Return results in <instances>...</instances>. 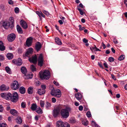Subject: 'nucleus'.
<instances>
[{"mask_svg":"<svg viewBox=\"0 0 127 127\" xmlns=\"http://www.w3.org/2000/svg\"><path fill=\"white\" fill-rule=\"evenodd\" d=\"M0 127H7V126L6 123H3L0 124Z\"/></svg>","mask_w":127,"mask_h":127,"instance_id":"40","label":"nucleus"},{"mask_svg":"<svg viewBox=\"0 0 127 127\" xmlns=\"http://www.w3.org/2000/svg\"><path fill=\"white\" fill-rule=\"evenodd\" d=\"M57 127H70L69 124L67 122L64 123L61 121H59L56 123Z\"/></svg>","mask_w":127,"mask_h":127,"instance_id":"5","label":"nucleus"},{"mask_svg":"<svg viewBox=\"0 0 127 127\" xmlns=\"http://www.w3.org/2000/svg\"><path fill=\"white\" fill-rule=\"evenodd\" d=\"M0 95L1 97L7 100L10 99H11V98H12V95L9 93H2Z\"/></svg>","mask_w":127,"mask_h":127,"instance_id":"7","label":"nucleus"},{"mask_svg":"<svg viewBox=\"0 0 127 127\" xmlns=\"http://www.w3.org/2000/svg\"><path fill=\"white\" fill-rule=\"evenodd\" d=\"M5 49V47L3 45V42L1 41H0V50L1 51H3Z\"/></svg>","mask_w":127,"mask_h":127,"instance_id":"21","label":"nucleus"},{"mask_svg":"<svg viewBox=\"0 0 127 127\" xmlns=\"http://www.w3.org/2000/svg\"><path fill=\"white\" fill-rule=\"evenodd\" d=\"M5 69L7 73L9 74H11V71L10 69L8 67H6L5 68Z\"/></svg>","mask_w":127,"mask_h":127,"instance_id":"32","label":"nucleus"},{"mask_svg":"<svg viewBox=\"0 0 127 127\" xmlns=\"http://www.w3.org/2000/svg\"><path fill=\"white\" fill-rule=\"evenodd\" d=\"M40 104L41 107H44V101L42 100H40Z\"/></svg>","mask_w":127,"mask_h":127,"instance_id":"39","label":"nucleus"},{"mask_svg":"<svg viewBox=\"0 0 127 127\" xmlns=\"http://www.w3.org/2000/svg\"><path fill=\"white\" fill-rule=\"evenodd\" d=\"M114 58L112 57H110L108 58V61L110 62H114Z\"/></svg>","mask_w":127,"mask_h":127,"instance_id":"41","label":"nucleus"},{"mask_svg":"<svg viewBox=\"0 0 127 127\" xmlns=\"http://www.w3.org/2000/svg\"><path fill=\"white\" fill-rule=\"evenodd\" d=\"M14 11L15 13H18L19 12V9L18 7H16L14 9Z\"/></svg>","mask_w":127,"mask_h":127,"instance_id":"42","label":"nucleus"},{"mask_svg":"<svg viewBox=\"0 0 127 127\" xmlns=\"http://www.w3.org/2000/svg\"><path fill=\"white\" fill-rule=\"evenodd\" d=\"M113 42L114 43H118V41L117 40L115 39H114L113 40Z\"/></svg>","mask_w":127,"mask_h":127,"instance_id":"61","label":"nucleus"},{"mask_svg":"<svg viewBox=\"0 0 127 127\" xmlns=\"http://www.w3.org/2000/svg\"><path fill=\"white\" fill-rule=\"evenodd\" d=\"M4 58L3 56L0 55V61H1L3 60Z\"/></svg>","mask_w":127,"mask_h":127,"instance_id":"48","label":"nucleus"},{"mask_svg":"<svg viewBox=\"0 0 127 127\" xmlns=\"http://www.w3.org/2000/svg\"><path fill=\"white\" fill-rule=\"evenodd\" d=\"M51 95L53 96L60 97L61 95V91L59 89L52 90L50 93Z\"/></svg>","mask_w":127,"mask_h":127,"instance_id":"4","label":"nucleus"},{"mask_svg":"<svg viewBox=\"0 0 127 127\" xmlns=\"http://www.w3.org/2000/svg\"><path fill=\"white\" fill-rule=\"evenodd\" d=\"M33 92V88L32 87H29L28 90V92L29 94H32Z\"/></svg>","mask_w":127,"mask_h":127,"instance_id":"28","label":"nucleus"},{"mask_svg":"<svg viewBox=\"0 0 127 127\" xmlns=\"http://www.w3.org/2000/svg\"><path fill=\"white\" fill-rule=\"evenodd\" d=\"M83 41L84 43H87L88 42V40L86 38H84L83 39Z\"/></svg>","mask_w":127,"mask_h":127,"instance_id":"58","label":"nucleus"},{"mask_svg":"<svg viewBox=\"0 0 127 127\" xmlns=\"http://www.w3.org/2000/svg\"><path fill=\"white\" fill-rule=\"evenodd\" d=\"M29 60L31 62L36 64L37 62V57L36 55L32 56V57L29 58Z\"/></svg>","mask_w":127,"mask_h":127,"instance_id":"12","label":"nucleus"},{"mask_svg":"<svg viewBox=\"0 0 127 127\" xmlns=\"http://www.w3.org/2000/svg\"><path fill=\"white\" fill-rule=\"evenodd\" d=\"M37 93L40 95H42L44 94L45 93V91L44 90L40 89L38 90Z\"/></svg>","mask_w":127,"mask_h":127,"instance_id":"25","label":"nucleus"},{"mask_svg":"<svg viewBox=\"0 0 127 127\" xmlns=\"http://www.w3.org/2000/svg\"><path fill=\"white\" fill-rule=\"evenodd\" d=\"M52 101L53 103H55L56 101V99L55 98L53 97L52 98Z\"/></svg>","mask_w":127,"mask_h":127,"instance_id":"53","label":"nucleus"},{"mask_svg":"<svg viewBox=\"0 0 127 127\" xmlns=\"http://www.w3.org/2000/svg\"><path fill=\"white\" fill-rule=\"evenodd\" d=\"M16 37V35L15 34L11 33L8 35L7 39L9 41L12 42L15 40Z\"/></svg>","mask_w":127,"mask_h":127,"instance_id":"10","label":"nucleus"},{"mask_svg":"<svg viewBox=\"0 0 127 127\" xmlns=\"http://www.w3.org/2000/svg\"><path fill=\"white\" fill-rule=\"evenodd\" d=\"M125 57V56L124 55H121L118 58V59L119 60L121 61L124 59Z\"/></svg>","mask_w":127,"mask_h":127,"instance_id":"35","label":"nucleus"},{"mask_svg":"<svg viewBox=\"0 0 127 127\" xmlns=\"http://www.w3.org/2000/svg\"><path fill=\"white\" fill-rule=\"evenodd\" d=\"M44 59L43 55L42 54H40L37 59V64L40 67L42 66L44 64Z\"/></svg>","mask_w":127,"mask_h":127,"instance_id":"6","label":"nucleus"},{"mask_svg":"<svg viewBox=\"0 0 127 127\" xmlns=\"http://www.w3.org/2000/svg\"><path fill=\"white\" fill-rule=\"evenodd\" d=\"M74 104H75V105L76 106H78L79 105V103L76 101L75 102Z\"/></svg>","mask_w":127,"mask_h":127,"instance_id":"60","label":"nucleus"},{"mask_svg":"<svg viewBox=\"0 0 127 127\" xmlns=\"http://www.w3.org/2000/svg\"><path fill=\"white\" fill-rule=\"evenodd\" d=\"M26 103L25 102L23 101L22 102L21 104V106L23 108H25L26 107Z\"/></svg>","mask_w":127,"mask_h":127,"instance_id":"37","label":"nucleus"},{"mask_svg":"<svg viewBox=\"0 0 127 127\" xmlns=\"http://www.w3.org/2000/svg\"><path fill=\"white\" fill-rule=\"evenodd\" d=\"M92 126L95 127L97 124L94 121H92Z\"/></svg>","mask_w":127,"mask_h":127,"instance_id":"50","label":"nucleus"},{"mask_svg":"<svg viewBox=\"0 0 127 127\" xmlns=\"http://www.w3.org/2000/svg\"><path fill=\"white\" fill-rule=\"evenodd\" d=\"M13 22V20L12 19L9 21L6 20L1 21L0 22V26L6 30L8 29L9 28L12 29L14 27Z\"/></svg>","mask_w":127,"mask_h":127,"instance_id":"1","label":"nucleus"},{"mask_svg":"<svg viewBox=\"0 0 127 127\" xmlns=\"http://www.w3.org/2000/svg\"><path fill=\"white\" fill-rule=\"evenodd\" d=\"M20 24L21 26L24 29H26L27 28V24L25 21L21 20L20 21Z\"/></svg>","mask_w":127,"mask_h":127,"instance_id":"16","label":"nucleus"},{"mask_svg":"<svg viewBox=\"0 0 127 127\" xmlns=\"http://www.w3.org/2000/svg\"><path fill=\"white\" fill-rule=\"evenodd\" d=\"M8 3L9 4L12 5L13 4V2L12 0H9L8 1Z\"/></svg>","mask_w":127,"mask_h":127,"instance_id":"51","label":"nucleus"},{"mask_svg":"<svg viewBox=\"0 0 127 127\" xmlns=\"http://www.w3.org/2000/svg\"><path fill=\"white\" fill-rule=\"evenodd\" d=\"M33 49L32 48H29L25 54V56L29 57L30 56L33 52Z\"/></svg>","mask_w":127,"mask_h":127,"instance_id":"14","label":"nucleus"},{"mask_svg":"<svg viewBox=\"0 0 127 127\" xmlns=\"http://www.w3.org/2000/svg\"><path fill=\"white\" fill-rule=\"evenodd\" d=\"M25 75L26 76V78L28 79H31L32 77V74L31 73L30 74H29L27 75L26 74Z\"/></svg>","mask_w":127,"mask_h":127,"instance_id":"34","label":"nucleus"},{"mask_svg":"<svg viewBox=\"0 0 127 127\" xmlns=\"http://www.w3.org/2000/svg\"><path fill=\"white\" fill-rule=\"evenodd\" d=\"M21 72L23 74H25L27 72V69L25 66H22L21 68Z\"/></svg>","mask_w":127,"mask_h":127,"instance_id":"24","label":"nucleus"},{"mask_svg":"<svg viewBox=\"0 0 127 127\" xmlns=\"http://www.w3.org/2000/svg\"><path fill=\"white\" fill-rule=\"evenodd\" d=\"M94 46L95 50V51H101L100 50H99V49L97 48L95 45H94Z\"/></svg>","mask_w":127,"mask_h":127,"instance_id":"52","label":"nucleus"},{"mask_svg":"<svg viewBox=\"0 0 127 127\" xmlns=\"http://www.w3.org/2000/svg\"><path fill=\"white\" fill-rule=\"evenodd\" d=\"M10 112L11 114L14 116L17 115H18V112L15 110L14 109H11Z\"/></svg>","mask_w":127,"mask_h":127,"instance_id":"18","label":"nucleus"},{"mask_svg":"<svg viewBox=\"0 0 127 127\" xmlns=\"http://www.w3.org/2000/svg\"><path fill=\"white\" fill-rule=\"evenodd\" d=\"M71 110V108L69 107H66L65 109H62L60 113L61 116L64 118H67L69 116V112Z\"/></svg>","mask_w":127,"mask_h":127,"instance_id":"2","label":"nucleus"},{"mask_svg":"<svg viewBox=\"0 0 127 127\" xmlns=\"http://www.w3.org/2000/svg\"><path fill=\"white\" fill-rule=\"evenodd\" d=\"M3 110V108L2 105H0V112H2Z\"/></svg>","mask_w":127,"mask_h":127,"instance_id":"54","label":"nucleus"},{"mask_svg":"<svg viewBox=\"0 0 127 127\" xmlns=\"http://www.w3.org/2000/svg\"><path fill=\"white\" fill-rule=\"evenodd\" d=\"M86 115L88 117H90L91 116V115L90 111H88Z\"/></svg>","mask_w":127,"mask_h":127,"instance_id":"44","label":"nucleus"},{"mask_svg":"<svg viewBox=\"0 0 127 127\" xmlns=\"http://www.w3.org/2000/svg\"><path fill=\"white\" fill-rule=\"evenodd\" d=\"M51 106V104L48 102H46L45 105L46 108L48 110L50 109Z\"/></svg>","mask_w":127,"mask_h":127,"instance_id":"30","label":"nucleus"},{"mask_svg":"<svg viewBox=\"0 0 127 127\" xmlns=\"http://www.w3.org/2000/svg\"><path fill=\"white\" fill-rule=\"evenodd\" d=\"M42 12H39L38 11H37L36 12V13L39 16V17L40 19H41V13Z\"/></svg>","mask_w":127,"mask_h":127,"instance_id":"45","label":"nucleus"},{"mask_svg":"<svg viewBox=\"0 0 127 127\" xmlns=\"http://www.w3.org/2000/svg\"><path fill=\"white\" fill-rule=\"evenodd\" d=\"M55 41L59 45H61L62 43L58 37H56L55 38Z\"/></svg>","mask_w":127,"mask_h":127,"instance_id":"27","label":"nucleus"},{"mask_svg":"<svg viewBox=\"0 0 127 127\" xmlns=\"http://www.w3.org/2000/svg\"><path fill=\"white\" fill-rule=\"evenodd\" d=\"M105 53L107 54H109L110 53V51L109 50H107L106 51Z\"/></svg>","mask_w":127,"mask_h":127,"instance_id":"64","label":"nucleus"},{"mask_svg":"<svg viewBox=\"0 0 127 127\" xmlns=\"http://www.w3.org/2000/svg\"><path fill=\"white\" fill-rule=\"evenodd\" d=\"M83 109V107L82 106H80L79 107V109L80 111H82Z\"/></svg>","mask_w":127,"mask_h":127,"instance_id":"55","label":"nucleus"},{"mask_svg":"<svg viewBox=\"0 0 127 127\" xmlns=\"http://www.w3.org/2000/svg\"><path fill=\"white\" fill-rule=\"evenodd\" d=\"M9 87L8 86H6L4 85H1L0 87V90L2 91L4 90H7L9 89Z\"/></svg>","mask_w":127,"mask_h":127,"instance_id":"20","label":"nucleus"},{"mask_svg":"<svg viewBox=\"0 0 127 127\" xmlns=\"http://www.w3.org/2000/svg\"><path fill=\"white\" fill-rule=\"evenodd\" d=\"M19 96L18 93L16 92H14L12 95L11 100L13 102H16L18 100Z\"/></svg>","mask_w":127,"mask_h":127,"instance_id":"8","label":"nucleus"},{"mask_svg":"<svg viewBox=\"0 0 127 127\" xmlns=\"http://www.w3.org/2000/svg\"><path fill=\"white\" fill-rule=\"evenodd\" d=\"M17 29L19 33L22 34L23 33V31L22 29L19 25H17Z\"/></svg>","mask_w":127,"mask_h":127,"instance_id":"22","label":"nucleus"},{"mask_svg":"<svg viewBox=\"0 0 127 127\" xmlns=\"http://www.w3.org/2000/svg\"><path fill=\"white\" fill-rule=\"evenodd\" d=\"M53 83L54 84H55L57 86H59V83L57 81L54 80L53 81Z\"/></svg>","mask_w":127,"mask_h":127,"instance_id":"49","label":"nucleus"},{"mask_svg":"<svg viewBox=\"0 0 127 127\" xmlns=\"http://www.w3.org/2000/svg\"><path fill=\"white\" fill-rule=\"evenodd\" d=\"M60 109L59 108L54 109L53 111V115L54 117H57L59 115Z\"/></svg>","mask_w":127,"mask_h":127,"instance_id":"13","label":"nucleus"},{"mask_svg":"<svg viewBox=\"0 0 127 127\" xmlns=\"http://www.w3.org/2000/svg\"><path fill=\"white\" fill-rule=\"evenodd\" d=\"M77 9L79 11L80 14L81 15H83L84 14V13L82 10L79 8H77Z\"/></svg>","mask_w":127,"mask_h":127,"instance_id":"43","label":"nucleus"},{"mask_svg":"<svg viewBox=\"0 0 127 127\" xmlns=\"http://www.w3.org/2000/svg\"><path fill=\"white\" fill-rule=\"evenodd\" d=\"M36 112L39 114H42V110L40 107L37 109Z\"/></svg>","mask_w":127,"mask_h":127,"instance_id":"36","label":"nucleus"},{"mask_svg":"<svg viewBox=\"0 0 127 127\" xmlns=\"http://www.w3.org/2000/svg\"><path fill=\"white\" fill-rule=\"evenodd\" d=\"M43 12L44 14L47 16H48L49 15V12L46 10H44Z\"/></svg>","mask_w":127,"mask_h":127,"instance_id":"47","label":"nucleus"},{"mask_svg":"<svg viewBox=\"0 0 127 127\" xmlns=\"http://www.w3.org/2000/svg\"><path fill=\"white\" fill-rule=\"evenodd\" d=\"M19 91L20 93L21 94H23L25 93L26 90L24 87H21L20 88Z\"/></svg>","mask_w":127,"mask_h":127,"instance_id":"23","label":"nucleus"},{"mask_svg":"<svg viewBox=\"0 0 127 127\" xmlns=\"http://www.w3.org/2000/svg\"><path fill=\"white\" fill-rule=\"evenodd\" d=\"M79 30L80 31H82L84 30L85 29V28L84 27H82V26L81 25H80L79 26Z\"/></svg>","mask_w":127,"mask_h":127,"instance_id":"46","label":"nucleus"},{"mask_svg":"<svg viewBox=\"0 0 127 127\" xmlns=\"http://www.w3.org/2000/svg\"><path fill=\"white\" fill-rule=\"evenodd\" d=\"M75 96L76 98L79 101L81 100L82 97L81 94L79 93L76 94Z\"/></svg>","mask_w":127,"mask_h":127,"instance_id":"19","label":"nucleus"},{"mask_svg":"<svg viewBox=\"0 0 127 127\" xmlns=\"http://www.w3.org/2000/svg\"><path fill=\"white\" fill-rule=\"evenodd\" d=\"M41 47V45L39 42H37L35 46V49L37 51L39 50Z\"/></svg>","mask_w":127,"mask_h":127,"instance_id":"17","label":"nucleus"},{"mask_svg":"<svg viewBox=\"0 0 127 127\" xmlns=\"http://www.w3.org/2000/svg\"><path fill=\"white\" fill-rule=\"evenodd\" d=\"M58 22L61 25H62L63 23L62 21L61 20H59Z\"/></svg>","mask_w":127,"mask_h":127,"instance_id":"62","label":"nucleus"},{"mask_svg":"<svg viewBox=\"0 0 127 127\" xmlns=\"http://www.w3.org/2000/svg\"><path fill=\"white\" fill-rule=\"evenodd\" d=\"M37 108V106L36 104L35 103H33L31 107V109L32 111H35L36 110Z\"/></svg>","mask_w":127,"mask_h":127,"instance_id":"26","label":"nucleus"},{"mask_svg":"<svg viewBox=\"0 0 127 127\" xmlns=\"http://www.w3.org/2000/svg\"><path fill=\"white\" fill-rule=\"evenodd\" d=\"M98 65L100 66V67L101 68H103V65H102L100 63H98Z\"/></svg>","mask_w":127,"mask_h":127,"instance_id":"63","label":"nucleus"},{"mask_svg":"<svg viewBox=\"0 0 127 127\" xmlns=\"http://www.w3.org/2000/svg\"><path fill=\"white\" fill-rule=\"evenodd\" d=\"M88 123V121L85 120L83 121L82 122V124L85 126H87Z\"/></svg>","mask_w":127,"mask_h":127,"instance_id":"38","label":"nucleus"},{"mask_svg":"<svg viewBox=\"0 0 127 127\" xmlns=\"http://www.w3.org/2000/svg\"><path fill=\"white\" fill-rule=\"evenodd\" d=\"M103 65L105 68H108V65L105 62L103 64Z\"/></svg>","mask_w":127,"mask_h":127,"instance_id":"56","label":"nucleus"},{"mask_svg":"<svg viewBox=\"0 0 127 127\" xmlns=\"http://www.w3.org/2000/svg\"><path fill=\"white\" fill-rule=\"evenodd\" d=\"M6 57L9 60L12 59L13 57V54L10 53L7 54L6 55Z\"/></svg>","mask_w":127,"mask_h":127,"instance_id":"29","label":"nucleus"},{"mask_svg":"<svg viewBox=\"0 0 127 127\" xmlns=\"http://www.w3.org/2000/svg\"><path fill=\"white\" fill-rule=\"evenodd\" d=\"M30 68L32 72L35 71L36 70V68L33 65H31L30 66Z\"/></svg>","mask_w":127,"mask_h":127,"instance_id":"33","label":"nucleus"},{"mask_svg":"<svg viewBox=\"0 0 127 127\" xmlns=\"http://www.w3.org/2000/svg\"><path fill=\"white\" fill-rule=\"evenodd\" d=\"M41 87L42 88V89H44V90L46 88V86L45 85H42L41 86Z\"/></svg>","mask_w":127,"mask_h":127,"instance_id":"57","label":"nucleus"},{"mask_svg":"<svg viewBox=\"0 0 127 127\" xmlns=\"http://www.w3.org/2000/svg\"><path fill=\"white\" fill-rule=\"evenodd\" d=\"M17 122L19 124H21L22 122V119L20 117H18L17 119Z\"/></svg>","mask_w":127,"mask_h":127,"instance_id":"31","label":"nucleus"},{"mask_svg":"<svg viewBox=\"0 0 127 127\" xmlns=\"http://www.w3.org/2000/svg\"><path fill=\"white\" fill-rule=\"evenodd\" d=\"M19 60H17L14 59L13 60L12 63L18 66L21 65L22 64V60L21 59H19Z\"/></svg>","mask_w":127,"mask_h":127,"instance_id":"15","label":"nucleus"},{"mask_svg":"<svg viewBox=\"0 0 127 127\" xmlns=\"http://www.w3.org/2000/svg\"><path fill=\"white\" fill-rule=\"evenodd\" d=\"M40 78L42 79H48L50 76V73L49 71L45 70L44 72H39Z\"/></svg>","mask_w":127,"mask_h":127,"instance_id":"3","label":"nucleus"},{"mask_svg":"<svg viewBox=\"0 0 127 127\" xmlns=\"http://www.w3.org/2000/svg\"><path fill=\"white\" fill-rule=\"evenodd\" d=\"M102 46L103 47V48L104 49H105L106 48V46L105 44L103 42L102 43Z\"/></svg>","mask_w":127,"mask_h":127,"instance_id":"59","label":"nucleus"},{"mask_svg":"<svg viewBox=\"0 0 127 127\" xmlns=\"http://www.w3.org/2000/svg\"><path fill=\"white\" fill-rule=\"evenodd\" d=\"M11 86L12 89L13 90L18 89L19 87L18 82L16 81H14L11 84Z\"/></svg>","mask_w":127,"mask_h":127,"instance_id":"9","label":"nucleus"},{"mask_svg":"<svg viewBox=\"0 0 127 127\" xmlns=\"http://www.w3.org/2000/svg\"><path fill=\"white\" fill-rule=\"evenodd\" d=\"M32 37H30L27 39L26 42V45L29 47L31 46L32 42Z\"/></svg>","mask_w":127,"mask_h":127,"instance_id":"11","label":"nucleus"}]
</instances>
